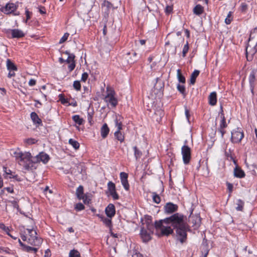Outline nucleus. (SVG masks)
<instances>
[{
    "label": "nucleus",
    "instance_id": "obj_22",
    "mask_svg": "<svg viewBox=\"0 0 257 257\" xmlns=\"http://www.w3.org/2000/svg\"><path fill=\"white\" fill-rule=\"evenodd\" d=\"M145 228L147 230L151 233H153L154 228L156 229L155 225H154L150 220H148L146 223V226Z\"/></svg>",
    "mask_w": 257,
    "mask_h": 257
},
{
    "label": "nucleus",
    "instance_id": "obj_35",
    "mask_svg": "<svg viewBox=\"0 0 257 257\" xmlns=\"http://www.w3.org/2000/svg\"><path fill=\"white\" fill-rule=\"evenodd\" d=\"M177 77L180 82L183 83L185 82V78L181 74L180 69L177 70Z\"/></svg>",
    "mask_w": 257,
    "mask_h": 257
},
{
    "label": "nucleus",
    "instance_id": "obj_3",
    "mask_svg": "<svg viewBox=\"0 0 257 257\" xmlns=\"http://www.w3.org/2000/svg\"><path fill=\"white\" fill-rule=\"evenodd\" d=\"M16 158L19 161V163L20 165H22V163H27L29 162H31L32 163V160H33V158H32L31 153L29 152H19L16 153ZM25 168L26 169L29 168V165H24Z\"/></svg>",
    "mask_w": 257,
    "mask_h": 257
},
{
    "label": "nucleus",
    "instance_id": "obj_2",
    "mask_svg": "<svg viewBox=\"0 0 257 257\" xmlns=\"http://www.w3.org/2000/svg\"><path fill=\"white\" fill-rule=\"evenodd\" d=\"M257 45V28L251 32L248 43L246 47V57L248 61H251L253 56L256 52L255 48Z\"/></svg>",
    "mask_w": 257,
    "mask_h": 257
},
{
    "label": "nucleus",
    "instance_id": "obj_5",
    "mask_svg": "<svg viewBox=\"0 0 257 257\" xmlns=\"http://www.w3.org/2000/svg\"><path fill=\"white\" fill-rule=\"evenodd\" d=\"M106 91L107 94L104 98L105 101L109 102L113 107H115L117 104V100L114 97V91L109 89V87L106 88Z\"/></svg>",
    "mask_w": 257,
    "mask_h": 257
},
{
    "label": "nucleus",
    "instance_id": "obj_30",
    "mask_svg": "<svg viewBox=\"0 0 257 257\" xmlns=\"http://www.w3.org/2000/svg\"><path fill=\"white\" fill-rule=\"evenodd\" d=\"M120 116H116L114 120L115 126L117 127V130H121L122 129V121Z\"/></svg>",
    "mask_w": 257,
    "mask_h": 257
},
{
    "label": "nucleus",
    "instance_id": "obj_29",
    "mask_svg": "<svg viewBox=\"0 0 257 257\" xmlns=\"http://www.w3.org/2000/svg\"><path fill=\"white\" fill-rule=\"evenodd\" d=\"M7 66L10 71H15L17 70L16 66L11 61L10 59L7 60Z\"/></svg>",
    "mask_w": 257,
    "mask_h": 257
},
{
    "label": "nucleus",
    "instance_id": "obj_10",
    "mask_svg": "<svg viewBox=\"0 0 257 257\" xmlns=\"http://www.w3.org/2000/svg\"><path fill=\"white\" fill-rule=\"evenodd\" d=\"M17 9V6L13 3H8L5 7H2L1 10L6 14H10L14 12Z\"/></svg>",
    "mask_w": 257,
    "mask_h": 257
},
{
    "label": "nucleus",
    "instance_id": "obj_1",
    "mask_svg": "<svg viewBox=\"0 0 257 257\" xmlns=\"http://www.w3.org/2000/svg\"><path fill=\"white\" fill-rule=\"evenodd\" d=\"M172 226L176 229V237L183 243L187 239V231L189 229L187 224L184 221V216L178 213L169 217L155 222L156 234L158 236H168L173 233Z\"/></svg>",
    "mask_w": 257,
    "mask_h": 257
},
{
    "label": "nucleus",
    "instance_id": "obj_56",
    "mask_svg": "<svg viewBox=\"0 0 257 257\" xmlns=\"http://www.w3.org/2000/svg\"><path fill=\"white\" fill-rule=\"evenodd\" d=\"M226 185H227V189H228L229 192L230 193L232 192V189H233V185H232V184L230 183H229V182H227L226 183Z\"/></svg>",
    "mask_w": 257,
    "mask_h": 257
},
{
    "label": "nucleus",
    "instance_id": "obj_23",
    "mask_svg": "<svg viewBox=\"0 0 257 257\" xmlns=\"http://www.w3.org/2000/svg\"><path fill=\"white\" fill-rule=\"evenodd\" d=\"M133 150L134 151V156L136 160L138 161L142 156V152L137 146L133 147Z\"/></svg>",
    "mask_w": 257,
    "mask_h": 257
},
{
    "label": "nucleus",
    "instance_id": "obj_58",
    "mask_svg": "<svg viewBox=\"0 0 257 257\" xmlns=\"http://www.w3.org/2000/svg\"><path fill=\"white\" fill-rule=\"evenodd\" d=\"M60 100L61 101L62 104H65L67 103V100L63 97L62 95H60Z\"/></svg>",
    "mask_w": 257,
    "mask_h": 257
},
{
    "label": "nucleus",
    "instance_id": "obj_50",
    "mask_svg": "<svg viewBox=\"0 0 257 257\" xmlns=\"http://www.w3.org/2000/svg\"><path fill=\"white\" fill-rule=\"evenodd\" d=\"M188 50H189V46H188V43H187L186 44H185L184 45L183 49L182 54H183V57H185L186 56V54L188 52Z\"/></svg>",
    "mask_w": 257,
    "mask_h": 257
},
{
    "label": "nucleus",
    "instance_id": "obj_18",
    "mask_svg": "<svg viewBox=\"0 0 257 257\" xmlns=\"http://www.w3.org/2000/svg\"><path fill=\"white\" fill-rule=\"evenodd\" d=\"M109 132V129L106 123H104L102 126L101 129H100V133L101 137L104 139L105 138Z\"/></svg>",
    "mask_w": 257,
    "mask_h": 257
},
{
    "label": "nucleus",
    "instance_id": "obj_28",
    "mask_svg": "<svg viewBox=\"0 0 257 257\" xmlns=\"http://www.w3.org/2000/svg\"><path fill=\"white\" fill-rule=\"evenodd\" d=\"M244 202L241 200V199H238L236 201V207H235V209L237 211H241L243 210V206H244Z\"/></svg>",
    "mask_w": 257,
    "mask_h": 257
},
{
    "label": "nucleus",
    "instance_id": "obj_4",
    "mask_svg": "<svg viewBox=\"0 0 257 257\" xmlns=\"http://www.w3.org/2000/svg\"><path fill=\"white\" fill-rule=\"evenodd\" d=\"M27 230L30 235V237L28 238V242L32 245L40 246L42 244L43 240L41 238L36 236V231L33 230V228H28Z\"/></svg>",
    "mask_w": 257,
    "mask_h": 257
},
{
    "label": "nucleus",
    "instance_id": "obj_45",
    "mask_svg": "<svg viewBox=\"0 0 257 257\" xmlns=\"http://www.w3.org/2000/svg\"><path fill=\"white\" fill-rule=\"evenodd\" d=\"M121 184L123 185L124 188L126 190H128L129 189V188H130V185H129V184L128 183L127 179L124 180H122V181H121Z\"/></svg>",
    "mask_w": 257,
    "mask_h": 257
},
{
    "label": "nucleus",
    "instance_id": "obj_34",
    "mask_svg": "<svg viewBox=\"0 0 257 257\" xmlns=\"http://www.w3.org/2000/svg\"><path fill=\"white\" fill-rule=\"evenodd\" d=\"M69 257H80V254L78 250L72 249L69 252Z\"/></svg>",
    "mask_w": 257,
    "mask_h": 257
},
{
    "label": "nucleus",
    "instance_id": "obj_26",
    "mask_svg": "<svg viewBox=\"0 0 257 257\" xmlns=\"http://www.w3.org/2000/svg\"><path fill=\"white\" fill-rule=\"evenodd\" d=\"M200 71L197 70H195L191 75L190 77V84H194L196 81V78L199 75Z\"/></svg>",
    "mask_w": 257,
    "mask_h": 257
},
{
    "label": "nucleus",
    "instance_id": "obj_15",
    "mask_svg": "<svg viewBox=\"0 0 257 257\" xmlns=\"http://www.w3.org/2000/svg\"><path fill=\"white\" fill-rule=\"evenodd\" d=\"M105 213L107 216L111 218L115 214V206L112 204H109L105 208Z\"/></svg>",
    "mask_w": 257,
    "mask_h": 257
},
{
    "label": "nucleus",
    "instance_id": "obj_49",
    "mask_svg": "<svg viewBox=\"0 0 257 257\" xmlns=\"http://www.w3.org/2000/svg\"><path fill=\"white\" fill-rule=\"evenodd\" d=\"M24 142L28 145H32L35 144L36 142V141L34 139L29 138L25 139L24 140Z\"/></svg>",
    "mask_w": 257,
    "mask_h": 257
},
{
    "label": "nucleus",
    "instance_id": "obj_47",
    "mask_svg": "<svg viewBox=\"0 0 257 257\" xmlns=\"http://www.w3.org/2000/svg\"><path fill=\"white\" fill-rule=\"evenodd\" d=\"M231 15L232 13L231 12H229L227 15L226 18L225 20V23L227 25L230 24L232 21V19H230Z\"/></svg>",
    "mask_w": 257,
    "mask_h": 257
},
{
    "label": "nucleus",
    "instance_id": "obj_33",
    "mask_svg": "<svg viewBox=\"0 0 257 257\" xmlns=\"http://www.w3.org/2000/svg\"><path fill=\"white\" fill-rule=\"evenodd\" d=\"M69 143L76 150L79 149V143L77 141L72 139H69Z\"/></svg>",
    "mask_w": 257,
    "mask_h": 257
},
{
    "label": "nucleus",
    "instance_id": "obj_7",
    "mask_svg": "<svg viewBox=\"0 0 257 257\" xmlns=\"http://www.w3.org/2000/svg\"><path fill=\"white\" fill-rule=\"evenodd\" d=\"M221 118V121L218 127V131L221 134V137L223 138L224 134L225 133V128L227 126V124L226 122L225 118L223 112L222 107L221 106V112L220 113Z\"/></svg>",
    "mask_w": 257,
    "mask_h": 257
},
{
    "label": "nucleus",
    "instance_id": "obj_38",
    "mask_svg": "<svg viewBox=\"0 0 257 257\" xmlns=\"http://www.w3.org/2000/svg\"><path fill=\"white\" fill-rule=\"evenodd\" d=\"M201 247L202 252L203 254L204 253V257H206L209 251L207 245L203 244Z\"/></svg>",
    "mask_w": 257,
    "mask_h": 257
},
{
    "label": "nucleus",
    "instance_id": "obj_11",
    "mask_svg": "<svg viewBox=\"0 0 257 257\" xmlns=\"http://www.w3.org/2000/svg\"><path fill=\"white\" fill-rule=\"evenodd\" d=\"M178 206L177 205L171 202L166 203L164 206L165 212L168 214L175 212L178 210Z\"/></svg>",
    "mask_w": 257,
    "mask_h": 257
},
{
    "label": "nucleus",
    "instance_id": "obj_16",
    "mask_svg": "<svg viewBox=\"0 0 257 257\" xmlns=\"http://www.w3.org/2000/svg\"><path fill=\"white\" fill-rule=\"evenodd\" d=\"M233 174L235 177L238 178H244L245 176L244 172L238 165L234 169Z\"/></svg>",
    "mask_w": 257,
    "mask_h": 257
},
{
    "label": "nucleus",
    "instance_id": "obj_36",
    "mask_svg": "<svg viewBox=\"0 0 257 257\" xmlns=\"http://www.w3.org/2000/svg\"><path fill=\"white\" fill-rule=\"evenodd\" d=\"M10 203H11L14 208H16L18 211L20 212L21 214H23V213L21 211V209L19 208V206L18 203V201L16 200L10 201Z\"/></svg>",
    "mask_w": 257,
    "mask_h": 257
},
{
    "label": "nucleus",
    "instance_id": "obj_13",
    "mask_svg": "<svg viewBox=\"0 0 257 257\" xmlns=\"http://www.w3.org/2000/svg\"><path fill=\"white\" fill-rule=\"evenodd\" d=\"M189 221L190 223L192 224V226L195 228H198L201 222V219L198 215H190L189 217Z\"/></svg>",
    "mask_w": 257,
    "mask_h": 257
},
{
    "label": "nucleus",
    "instance_id": "obj_57",
    "mask_svg": "<svg viewBox=\"0 0 257 257\" xmlns=\"http://www.w3.org/2000/svg\"><path fill=\"white\" fill-rule=\"evenodd\" d=\"M0 228L2 229L3 230H5L6 232L9 231V228L6 226L5 224L3 223H0Z\"/></svg>",
    "mask_w": 257,
    "mask_h": 257
},
{
    "label": "nucleus",
    "instance_id": "obj_64",
    "mask_svg": "<svg viewBox=\"0 0 257 257\" xmlns=\"http://www.w3.org/2000/svg\"><path fill=\"white\" fill-rule=\"evenodd\" d=\"M4 170L7 176L11 174L12 173V171L10 170H8L6 167H4Z\"/></svg>",
    "mask_w": 257,
    "mask_h": 257
},
{
    "label": "nucleus",
    "instance_id": "obj_21",
    "mask_svg": "<svg viewBox=\"0 0 257 257\" xmlns=\"http://www.w3.org/2000/svg\"><path fill=\"white\" fill-rule=\"evenodd\" d=\"M31 117L35 123L38 124H41L42 123L41 119L39 117L38 115L36 112H32L31 113Z\"/></svg>",
    "mask_w": 257,
    "mask_h": 257
},
{
    "label": "nucleus",
    "instance_id": "obj_59",
    "mask_svg": "<svg viewBox=\"0 0 257 257\" xmlns=\"http://www.w3.org/2000/svg\"><path fill=\"white\" fill-rule=\"evenodd\" d=\"M26 15V23L27 21L29 20L31 18L30 14L31 13L27 9L25 12Z\"/></svg>",
    "mask_w": 257,
    "mask_h": 257
},
{
    "label": "nucleus",
    "instance_id": "obj_12",
    "mask_svg": "<svg viewBox=\"0 0 257 257\" xmlns=\"http://www.w3.org/2000/svg\"><path fill=\"white\" fill-rule=\"evenodd\" d=\"M108 190L113 199L117 200L119 198L118 195L116 192L115 185L113 182L109 181L107 184Z\"/></svg>",
    "mask_w": 257,
    "mask_h": 257
},
{
    "label": "nucleus",
    "instance_id": "obj_25",
    "mask_svg": "<svg viewBox=\"0 0 257 257\" xmlns=\"http://www.w3.org/2000/svg\"><path fill=\"white\" fill-rule=\"evenodd\" d=\"M164 87V83L163 81L159 79V78H156V83L154 85L155 89L161 90Z\"/></svg>",
    "mask_w": 257,
    "mask_h": 257
},
{
    "label": "nucleus",
    "instance_id": "obj_27",
    "mask_svg": "<svg viewBox=\"0 0 257 257\" xmlns=\"http://www.w3.org/2000/svg\"><path fill=\"white\" fill-rule=\"evenodd\" d=\"M76 194L77 198L80 200L85 195L83 193V187L82 186L80 185L77 188Z\"/></svg>",
    "mask_w": 257,
    "mask_h": 257
},
{
    "label": "nucleus",
    "instance_id": "obj_14",
    "mask_svg": "<svg viewBox=\"0 0 257 257\" xmlns=\"http://www.w3.org/2000/svg\"><path fill=\"white\" fill-rule=\"evenodd\" d=\"M151 233L148 231L145 227L142 228L140 235L143 242H147L151 239Z\"/></svg>",
    "mask_w": 257,
    "mask_h": 257
},
{
    "label": "nucleus",
    "instance_id": "obj_62",
    "mask_svg": "<svg viewBox=\"0 0 257 257\" xmlns=\"http://www.w3.org/2000/svg\"><path fill=\"white\" fill-rule=\"evenodd\" d=\"M36 80L34 79H30L29 82V85L30 86H34L36 84Z\"/></svg>",
    "mask_w": 257,
    "mask_h": 257
},
{
    "label": "nucleus",
    "instance_id": "obj_37",
    "mask_svg": "<svg viewBox=\"0 0 257 257\" xmlns=\"http://www.w3.org/2000/svg\"><path fill=\"white\" fill-rule=\"evenodd\" d=\"M177 89L178 91L181 93L184 96H186L185 87L184 85L178 84Z\"/></svg>",
    "mask_w": 257,
    "mask_h": 257
},
{
    "label": "nucleus",
    "instance_id": "obj_20",
    "mask_svg": "<svg viewBox=\"0 0 257 257\" xmlns=\"http://www.w3.org/2000/svg\"><path fill=\"white\" fill-rule=\"evenodd\" d=\"M97 216L100 218L101 221L103 222V223L107 227H111V218H106L102 215H97Z\"/></svg>",
    "mask_w": 257,
    "mask_h": 257
},
{
    "label": "nucleus",
    "instance_id": "obj_61",
    "mask_svg": "<svg viewBox=\"0 0 257 257\" xmlns=\"http://www.w3.org/2000/svg\"><path fill=\"white\" fill-rule=\"evenodd\" d=\"M39 12H40L41 14H46V10H45V7H41L39 8Z\"/></svg>",
    "mask_w": 257,
    "mask_h": 257
},
{
    "label": "nucleus",
    "instance_id": "obj_19",
    "mask_svg": "<svg viewBox=\"0 0 257 257\" xmlns=\"http://www.w3.org/2000/svg\"><path fill=\"white\" fill-rule=\"evenodd\" d=\"M208 99L210 105H215L217 102L216 93L215 92H211L209 96Z\"/></svg>",
    "mask_w": 257,
    "mask_h": 257
},
{
    "label": "nucleus",
    "instance_id": "obj_40",
    "mask_svg": "<svg viewBox=\"0 0 257 257\" xmlns=\"http://www.w3.org/2000/svg\"><path fill=\"white\" fill-rule=\"evenodd\" d=\"M255 80V74L253 72H252L249 76V81L250 84L251 86H252L253 85L254 82Z\"/></svg>",
    "mask_w": 257,
    "mask_h": 257
},
{
    "label": "nucleus",
    "instance_id": "obj_41",
    "mask_svg": "<svg viewBox=\"0 0 257 257\" xmlns=\"http://www.w3.org/2000/svg\"><path fill=\"white\" fill-rule=\"evenodd\" d=\"M102 6L103 7H105L107 10L108 11L109 9L112 7V5L109 2L107 1H104L103 4H102Z\"/></svg>",
    "mask_w": 257,
    "mask_h": 257
},
{
    "label": "nucleus",
    "instance_id": "obj_8",
    "mask_svg": "<svg viewBox=\"0 0 257 257\" xmlns=\"http://www.w3.org/2000/svg\"><path fill=\"white\" fill-rule=\"evenodd\" d=\"M49 156L47 154L41 152L36 157L33 158L32 163H36L42 162L44 164H46L49 161Z\"/></svg>",
    "mask_w": 257,
    "mask_h": 257
},
{
    "label": "nucleus",
    "instance_id": "obj_42",
    "mask_svg": "<svg viewBox=\"0 0 257 257\" xmlns=\"http://www.w3.org/2000/svg\"><path fill=\"white\" fill-rule=\"evenodd\" d=\"M69 36V34L68 33H65L63 36L61 38V39L59 41V44H62L65 42L68 39Z\"/></svg>",
    "mask_w": 257,
    "mask_h": 257
},
{
    "label": "nucleus",
    "instance_id": "obj_6",
    "mask_svg": "<svg viewBox=\"0 0 257 257\" xmlns=\"http://www.w3.org/2000/svg\"><path fill=\"white\" fill-rule=\"evenodd\" d=\"M181 153L183 156V162L185 164H188L191 159V149L186 145H184L181 149Z\"/></svg>",
    "mask_w": 257,
    "mask_h": 257
},
{
    "label": "nucleus",
    "instance_id": "obj_55",
    "mask_svg": "<svg viewBox=\"0 0 257 257\" xmlns=\"http://www.w3.org/2000/svg\"><path fill=\"white\" fill-rule=\"evenodd\" d=\"M88 77V75L86 72H84L82 74L81 77V80L85 82Z\"/></svg>",
    "mask_w": 257,
    "mask_h": 257
},
{
    "label": "nucleus",
    "instance_id": "obj_44",
    "mask_svg": "<svg viewBox=\"0 0 257 257\" xmlns=\"http://www.w3.org/2000/svg\"><path fill=\"white\" fill-rule=\"evenodd\" d=\"M81 199L83 200L84 203L85 204H89L91 202V197L90 196V198L87 196L86 195H85L84 196H83L81 198Z\"/></svg>",
    "mask_w": 257,
    "mask_h": 257
},
{
    "label": "nucleus",
    "instance_id": "obj_39",
    "mask_svg": "<svg viewBox=\"0 0 257 257\" xmlns=\"http://www.w3.org/2000/svg\"><path fill=\"white\" fill-rule=\"evenodd\" d=\"M153 199L156 203H159L161 201L160 196L156 193H153Z\"/></svg>",
    "mask_w": 257,
    "mask_h": 257
},
{
    "label": "nucleus",
    "instance_id": "obj_9",
    "mask_svg": "<svg viewBox=\"0 0 257 257\" xmlns=\"http://www.w3.org/2000/svg\"><path fill=\"white\" fill-rule=\"evenodd\" d=\"M243 134L242 132L240 131H233L231 133V141L233 143H238L243 138Z\"/></svg>",
    "mask_w": 257,
    "mask_h": 257
},
{
    "label": "nucleus",
    "instance_id": "obj_63",
    "mask_svg": "<svg viewBox=\"0 0 257 257\" xmlns=\"http://www.w3.org/2000/svg\"><path fill=\"white\" fill-rule=\"evenodd\" d=\"M51 255L50 250L48 249L45 251L44 257H50Z\"/></svg>",
    "mask_w": 257,
    "mask_h": 257
},
{
    "label": "nucleus",
    "instance_id": "obj_53",
    "mask_svg": "<svg viewBox=\"0 0 257 257\" xmlns=\"http://www.w3.org/2000/svg\"><path fill=\"white\" fill-rule=\"evenodd\" d=\"M247 9V5L244 3L241 4L240 10L241 12H245Z\"/></svg>",
    "mask_w": 257,
    "mask_h": 257
},
{
    "label": "nucleus",
    "instance_id": "obj_54",
    "mask_svg": "<svg viewBox=\"0 0 257 257\" xmlns=\"http://www.w3.org/2000/svg\"><path fill=\"white\" fill-rule=\"evenodd\" d=\"M69 64H70L68 66V68H69L70 71H72L75 68V61L72 62Z\"/></svg>",
    "mask_w": 257,
    "mask_h": 257
},
{
    "label": "nucleus",
    "instance_id": "obj_48",
    "mask_svg": "<svg viewBox=\"0 0 257 257\" xmlns=\"http://www.w3.org/2000/svg\"><path fill=\"white\" fill-rule=\"evenodd\" d=\"M75 57V56L74 54L73 55H69V56H68V58L66 60H65L66 62L67 63H70L72 62L75 61H74Z\"/></svg>",
    "mask_w": 257,
    "mask_h": 257
},
{
    "label": "nucleus",
    "instance_id": "obj_31",
    "mask_svg": "<svg viewBox=\"0 0 257 257\" xmlns=\"http://www.w3.org/2000/svg\"><path fill=\"white\" fill-rule=\"evenodd\" d=\"M114 136L116 139L120 142H122L124 141V136L120 132V130H117V131L114 133Z\"/></svg>",
    "mask_w": 257,
    "mask_h": 257
},
{
    "label": "nucleus",
    "instance_id": "obj_32",
    "mask_svg": "<svg viewBox=\"0 0 257 257\" xmlns=\"http://www.w3.org/2000/svg\"><path fill=\"white\" fill-rule=\"evenodd\" d=\"M72 119L75 121V123L79 125H81L84 121L83 119L82 118H81L78 115H75L73 116Z\"/></svg>",
    "mask_w": 257,
    "mask_h": 257
},
{
    "label": "nucleus",
    "instance_id": "obj_24",
    "mask_svg": "<svg viewBox=\"0 0 257 257\" xmlns=\"http://www.w3.org/2000/svg\"><path fill=\"white\" fill-rule=\"evenodd\" d=\"M203 7L200 5H196L193 9V13L196 15H200L203 12Z\"/></svg>",
    "mask_w": 257,
    "mask_h": 257
},
{
    "label": "nucleus",
    "instance_id": "obj_46",
    "mask_svg": "<svg viewBox=\"0 0 257 257\" xmlns=\"http://www.w3.org/2000/svg\"><path fill=\"white\" fill-rule=\"evenodd\" d=\"M73 87L76 90H80L81 84L79 81H75L73 83Z\"/></svg>",
    "mask_w": 257,
    "mask_h": 257
},
{
    "label": "nucleus",
    "instance_id": "obj_52",
    "mask_svg": "<svg viewBox=\"0 0 257 257\" xmlns=\"http://www.w3.org/2000/svg\"><path fill=\"white\" fill-rule=\"evenodd\" d=\"M173 11L172 6H167L165 8V12L167 14H170Z\"/></svg>",
    "mask_w": 257,
    "mask_h": 257
},
{
    "label": "nucleus",
    "instance_id": "obj_51",
    "mask_svg": "<svg viewBox=\"0 0 257 257\" xmlns=\"http://www.w3.org/2000/svg\"><path fill=\"white\" fill-rule=\"evenodd\" d=\"M120 177L121 181L127 179L128 175L125 172H121L120 173Z\"/></svg>",
    "mask_w": 257,
    "mask_h": 257
},
{
    "label": "nucleus",
    "instance_id": "obj_17",
    "mask_svg": "<svg viewBox=\"0 0 257 257\" xmlns=\"http://www.w3.org/2000/svg\"><path fill=\"white\" fill-rule=\"evenodd\" d=\"M12 38H20L24 37L25 34L23 32L19 29H13L11 30Z\"/></svg>",
    "mask_w": 257,
    "mask_h": 257
},
{
    "label": "nucleus",
    "instance_id": "obj_60",
    "mask_svg": "<svg viewBox=\"0 0 257 257\" xmlns=\"http://www.w3.org/2000/svg\"><path fill=\"white\" fill-rule=\"evenodd\" d=\"M23 250L27 252L32 251V247L26 245L25 247L23 248Z\"/></svg>",
    "mask_w": 257,
    "mask_h": 257
},
{
    "label": "nucleus",
    "instance_id": "obj_43",
    "mask_svg": "<svg viewBox=\"0 0 257 257\" xmlns=\"http://www.w3.org/2000/svg\"><path fill=\"white\" fill-rule=\"evenodd\" d=\"M84 206L81 203H78L75 205V209L77 211H81L84 209Z\"/></svg>",
    "mask_w": 257,
    "mask_h": 257
}]
</instances>
